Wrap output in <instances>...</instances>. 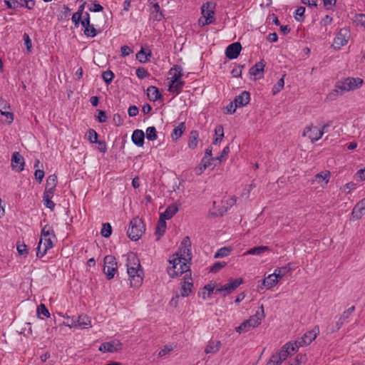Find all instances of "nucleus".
<instances>
[{
    "instance_id": "obj_26",
    "label": "nucleus",
    "mask_w": 365,
    "mask_h": 365,
    "mask_svg": "<svg viewBox=\"0 0 365 365\" xmlns=\"http://www.w3.org/2000/svg\"><path fill=\"white\" fill-rule=\"evenodd\" d=\"M265 66L266 63L264 61L261 60L250 68L249 73L254 76H256L259 73H262L264 72Z\"/></svg>"
},
{
    "instance_id": "obj_54",
    "label": "nucleus",
    "mask_w": 365,
    "mask_h": 365,
    "mask_svg": "<svg viewBox=\"0 0 365 365\" xmlns=\"http://www.w3.org/2000/svg\"><path fill=\"white\" fill-rule=\"evenodd\" d=\"M244 280L242 278H236L234 279H231L229 281V285L232 289V290H235L238 287H240L242 284H243Z\"/></svg>"
},
{
    "instance_id": "obj_36",
    "label": "nucleus",
    "mask_w": 365,
    "mask_h": 365,
    "mask_svg": "<svg viewBox=\"0 0 365 365\" xmlns=\"http://www.w3.org/2000/svg\"><path fill=\"white\" fill-rule=\"evenodd\" d=\"M215 134L216 137L214 139L212 144L217 145L224 138V128H223L222 125H218L217 126H216V128L215 129Z\"/></svg>"
},
{
    "instance_id": "obj_8",
    "label": "nucleus",
    "mask_w": 365,
    "mask_h": 365,
    "mask_svg": "<svg viewBox=\"0 0 365 365\" xmlns=\"http://www.w3.org/2000/svg\"><path fill=\"white\" fill-rule=\"evenodd\" d=\"M34 0H4V4L8 9H17L20 7H25L29 10L35 6Z\"/></svg>"
},
{
    "instance_id": "obj_37",
    "label": "nucleus",
    "mask_w": 365,
    "mask_h": 365,
    "mask_svg": "<svg viewBox=\"0 0 365 365\" xmlns=\"http://www.w3.org/2000/svg\"><path fill=\"white\" fill-rule=\"evenodd\" d=\"M76 323L77 324H75L74 326H78L83 329L86 328L88 325L91 326V321L86 315L78 316Z\"/></svg>"
},
{
    "instance_id": "obj_50",
    "label": "nucleus",
    "mask_w": 365,
    "mask_h": 365,
    "mask_svg": "<svg viewBox=\"0 0 365 365\" xmlns=\"http://www.w3.org/2000/svg\"><path fill=\"white\" fill-rule=\"evenodd\" d=\"M36 312H37V315L39 317L41 314H43L44 317H50V313H49V311L48 309H47V307H46L45 304H41L40 305H38L37 307V310H36Z\"/></svg>"
},
{
    "instance_id": "obj_1",
    "label": "nucleus",
    "mask_w": 365,
    "mask_h": 365,
    "mask_svg": "<svg viewBox=\"0 0 365 365\" xmlns=\"http://www.w3.org/2000/svg\"><path fill=\"white\" fill-rule=\"evenodd\" d=\"M171 266L168 267L167 272L171 278H175L185 273L184 278H188L192 280L191 270L187 265V259L182 255L176 253L172 259L169 260Z\"/></svg>"
},
{
    "instance_id": "obj_6",
    "label": "nucleus",
    "mask_w": 365,
    "mask_h": 365,
    "mask_svg": "<svg viewBox=\"0 0 365 365\" xmlns=\"http://www.w3.org/2000/svg\"><path fill=\"white\" fill-rule=\"evenodd\" d=\"M103 272L108 280L112 279L118 272V264L116 259L113 255H106L103 259Z\"/></svg>"
},
{
    "instance_id": "obj_60",
    "label": "nucleus",
    "mask_w": 365,
    "mask_h": 365,
    "mask_svg": "<svg viewBox=\"0 0 365 365\" xmlns=\"http://www.w3.org/2000/svg\"><path fill=\"white\" fill-rule=\"evenodd\" d=\"M355 307L352 306L349 307L348 309L345 310L342 314L339 317V319H341L344 322L346 319L349 317V316L354 312Z\"/></svg>"
},
{
    "instance_id": "obj_64",
    "label": "nucleus",
    "mask_w": 365,
    "mask_h": 365,
    "mask_svg": "<svg viewBox=\"0 0 365 365\" xmlns=\"http://www.w3.org/2000/svg\"><path fill=\"white\" fill-rule=\"evenodd\" d=\"M339 95H341V91H340L339 88L335 87V89L332 90L328 94L327 98L329 100L333 101V100H335L339 96Z\"/></svg>"
},
{
    "instance_id": "obj_11",
    "label": "nucleus",
    "mask_w": 365,
    "mask_h": 365,
    "mask_svg": "<svg viewBox=\"0 0 365 365\" xmlns=\"http://www.w3.org/2000/svg\"><path fill=\"white\" fill-rule=\"evenodd\" d=\"M123 344L120 341L114 340L104 342L101 344L98 350L103 353L110 352L114 353L121 350Z\"/></svg>"
},
{
    "instance_id": "obj_3",
    "label": "nucleus",
    "mask_w": 365,
    "mask_h": 365,
    "mask_svg": "<svg viewBox=\"0 0 365 365\" xmlns=\"http://www.w3.org/2000/svg\"><path fill=\"white\" fill-rule=\"evenodd\" d=\"M145 230V226L143 221L138 217H134L130 222L127 235L132 241H138Z\"/></svg>"
},
{
    "instance_id": "obj_17",
    "label": "nucleus",
    "mask_w": 365,
    "mask_h": 365,
    "mask_svg": "<svg viewBox=\"0 0 365 365\" xmlns=\"http://www.w3.org/2000/svg\"><path fill=\"white\" fill-rule=\"evenodd\" d=\"M235 108H240L247 106L250 101V93L248 91H242L240 95L237 96L233 100Z\"/></svg>"
},
{
    "instance_id": "obj_30",
    "label": "nucleus",
    "mask_w": 365,
    "mask_h": 365,
    "mask_svg": "<svg viewBox=\"0 0 365 365\" xmlns=\"http://www.w3.org/2000/svg\"><path fill=\"white\" fill-rule=\"evenodd\" d=\"M221 342L220 341H208L205 351L206 354H215L217 352L220 348Z\"/></svg>"
},
{
    "instance_id": "obj_25",
    "label": "nucleus",
    "mask_w": 365,
    "mask_h": 365,
    "mask_svg": "<svg viewBox=\"0 0 365 365\" xmlns=\"http://www.w3.org/2000/svg\"><path fill=\"white\" fill-rule=\"evenodd\" d=\"M166 220L159 218L157 226L155 227V235L157 240H159L165 234L166 230Z\"/></svg>"
},
{
    "instance_id": "obj_35",
    "label": "nucleus",
    "mask_w": 365,
    "mask_h": 365,
    "mask_svg": "<svg viewBox=\"0 0 365 365\" xmlns=\"http://www.w3.org/2000/svg\"><path fill=\"white\" fill-rule=\"evenodd\" d=\"M215 286L211 284H207L203 287L202 292H199V296L203 299L210 297L212 293H214Z\"/></svg>"
},
{
    "instance_id": "obj_32",
    "label": "nucleus",
    "mask_w": 365,
    "mask_h": 365,
    "mask_svg": "<svg viewBox=\"0 0 365 365\" xmlns=\"http://www.w3.org/2000/svg\"><path fill=\"white\" fill-rule=\"evenodd\" d=\"M344 322L341 319H339V320L336 322H331L329 324L326 329L327 333L332 334L339 331L344 324Z\"/></svg>"
},
{
    "instance_id": "obj_62",
    "label": "nucleus",
    "mask_w": 365,
    "mask_h": 365,
    "mask_svg": "<svg viewBox=\"0 0 365 365\" xmlns=\"http://www.w3.org/2000/svg\"><path fill=\"white\" fill-rule=\"evenodd\" d=\"M52 198L43 197V205L51 211L55 208L56 204L51 200Z\"/></svg>"
},
{
    "instance_id": "obj_13",
    "label": "nucleus",
    "mask_w": 365,
    "mask_h": 365,
    "mask_svg": "<svg viewBox=\"0 0 365 365\" xmlns=\"http://www.w3.org/2000/svg\"><path fill=\"white\" fill-rule=\"evenodd\" d=\"M185 83L179 76H172L168 86V91L178 95L182 92Z\"/></svg>"
},
{
    "instance_id": "obj_51",
    "label": "nucleus",
    "mask_w": 365,
    "mask_h": 365,
    "mask_svg": "<svg viewBox=\"0 0 365 365\" xmlns=\"http://www.w3.org/2000/svg\"><path fill=\"white\" fill-rule=\"evenodd\" d=\"M88 139L91 143H95L98 140V134L92 128H90L88 132Z\"/></svg>"
},
{
    "instance_id": "obj_14",
    "label": "nucleus",
    "mask_w": 365,
    "mask_h": 365,
    "mask_svg": "<svg viewBox=\"0 0 365 365\" xmlns=\"http://www.w3.org/2000/svg\"><path fill=\"white\" fill-rule=\"evenodd\" d=\"M303 135H307L312 143L319 140L323 135V132L319 131L317 126H307L303 132Z\"/></svg>"
},
{
    "instance_id": "obj_29",
    "label": "nucleus",
    "mask_w": 365,
    "mask_h": 365,
    "mask_svg": "<svg viewBox=\"0 0 365 365\" xmlns=\"http://www.w3.org/2000/svg\"><path fill=\"white\" fill-rule=\"evenodd\" d=\"M292 264V263H289L285 266L277 267V269H274V273L277 275L279 280L281 279L287 273L292 272L294 269V268L291 267Z\"/></svg>"
},
{
    "instance_id": "obj_9",
    "label": "nucleus",
    "mask_w": 365,
    "mask_h": 365,
    "mask_svg": "<svg viewBox=\"0 0 365 365\" xmlns=\"http://www.w3.org/2000/svg\"><path fill=\"white\" fill-rule=\"evenodd\" d=\"M150 6V18L157 21H160L164 19V14L160 6L155 0H148Z\"/></svg>"
},
{
    "instance_id": "obj_20",
    "label": "nucleus",
    "mask_w": 365,
    "mask_h": 365,
    "mask_svg": "<svg viewBox=\"0 0 365 365\" xmlns=\"http://www.w3.org/2000/svg\"><path fill=\"white\" fill-rule=\"evenodd\" d=\"M145 133L142 130H135L132 134V142L138 147H142L144 144Z\"/></svg>"
},
{
    "instance_id": "obj_41",
    "label": "nucleus",
    "mask_w": 365,
    "mask_h": 365,
    "mask_svg": "<svg viewBox=\"0 0 365 365\" xmlns=\"http://www.w3.org/2000/svg\"><path fill=\"white\" fill-rule=\"evenodd\" d=\"M181 246L184 247V254H187V256L191 255V241L188 236L183 238Z\"/></svg>"
},
{
    "instance_id": "obj_58",
    "label": "nucleus",
    "mask_w": 365,
    "mask_h": 365,
    "mask_svg": "<svg viewBox=\"0 0 365 365\" xmlns=\"http://www.w3.org/2000/svg\"><path fill=\"white\" fill-rule=\"evenodd\" d=\"M250 326L247 320L243 322L240 326L236 327V331L238 333L245 332L249 331Z\"/></svg>"
},
{
    "instance_id": "obj_34",
    "label": "nucleus",
    "mask_w": 365,
    "mask_h": 365,
    "mask_svg": "<svg viewBox=\"0 0 365 365\" xmlns=\"http://www.w3.org/2000/svg\"><path fill=\"white\" fill-rule=\"evenodd\" d=\"M268 250H269V247L268 246H257L247 250L246 254L252 255H261L262 254Z\"/></svg>"
},
{
    "instance_id": "obj_31",
    "label": "nucleus",
    "mask_w": 365,
    "mask_h": 365,
    "mask_svg": "<svg viewBox=\"0 0 365 365\" xmlns=\"http://www.w3.org/2000/svg\"><path fill=\"white\" fill-rule=\"evenodd\" d=\"M186 129L185 123L184 122L180 123L177 127H175L172 133L171 137L173 140H177L179 139Z\"/></svg>"
},
{
    "instance_id": "obj_38",
    "label": "nucleus",
    "mask_w": 365,
    "mask_h": 365,
    "mask_svg": "<svg viewBox=\"0 0 365 365\" xmlns=\"http://www.w3.org/2000/svg\"><path fill=\"white\" fill-rule=\"evenodd\" d=\"M286 74H284L280 79L273 86L272 93L273 95H276L281 91L284 86V77Z\"/></svg>"
},
{
    "instance_id": "obj_52",
    "label": "nucleus",
    "mask_w": 365,
    "mask_h": 365,
    "mask_svg": "<svg viewBox=\"0 0 365 365\" xmlns=\"http://www.w3.org/2000/svg\"><path fill=\"white\" fill-rule=\"evenodd\" d=\"M16 249L21 256L26 257L29 254L27 246L25 244H20L19 242L16 245Z\"/></svg>"
},
{
    "instance_id": "obj_16",
    "label": "nucleus",
    "mask_w": 365,
    "mask_h": 365,
    "mask_svg": "<svg viewBox=\"0 0 365 365\" xmlns=\"http://www.w3.org/2000/svg\"><path fill=\"white\" fill-rule=\"evenodd\" d=\"M365 215V197L359 201L351 212V219L354 220L361 219Z\"/></svg>"
},
{
    "instance_id": "obj_53",
    "label": "nucleus",
    "mask_w": 365,
    "mask_h": 365,
    "mask_svg": "<svg viewBox=\"0 0 365 365\" xmlns=\"http://www.w3.org/2000/svg\"><path fill=\"white\" fill-rule=\"evenodd\" d=\"M135 74L140 79H143L150 76L148 71L143 67H138L136 69Z\"/></svg>"
},
{
    "instance_id": "obj_19",
    "label": "nucleus",
    "mask_w": 365,
    "mask_h": 365,
    "mask_svg": "<svg viewBox=\"0 0 365 365\" xmlns=\"http://www.w3.org/2000/svg\"><path fill=\"white\" fill-rule=\"evenodd\" d=\"M278 282L279 279L277 278V275L273 273L269 274L262 280V286L259 287V288L263 289L264 287H266L267 289H270L274 287L278 283Z\"/></svg>"
},
{
    "instance_id": "obj_39",
    "label": "nucleus",
    "mask_w": 365,
    "mask_h": 365,
    "mask_svg": "<svg viewBox=\"0 0 365 365\" xmlns=\"http://www.w3.org/2000/svg\"><path fill=\"white\" fill-rule=\"evenodd\" d=\"M305 7L304 6H299L298 7L295 11H294V19L298 22H303L305 19L304 12H305Z\"/></svg>"
},
{
    "instance_id": "obj_49",
    "label": "nucleus",
    "mask_w": 365,
    "mask_h": 365,
    "mask_svg": "<svg viewBox=\"0 0 365 365\" xmlns=\"http://www.w3.org/2000/svg\"><path fill=\"white\" fill-rule=\"evenodd\" d=\"M227 263L225 262H216L210 267V272L212 273H217L220 272V270L225 267Z\"/></svg>"
},
{
    "instance_id": "obj_40",
    "label": "nucleus",
    "mask_w": 365,
    "mask_h": 365,
    "mask_svg": "<svg viewBox=\"0 0 365 365\" xmlns=\"http://www.w3.org/2000/svg\"><path fill=\"white\" fill-rule=\"evenodd\" d=\"M232 251L230 247H223L219 249L214 255L215 258H222L228 256Z\"/></svg>"
},
{
    "instance_id": "obj_24",
    "label": "nucleus",
    "mask_w": 365,
    "mask_h": 365,
    "mask_svg": "<svg viewBox=\"0 0 365 365\" xmlns=\"http://www.w3.org/2000/svg\"><path fill=\"white\" fill-rule=\"evenodd\" d=\"M199 141V133L196 130L190 132L187 145L188 148L194 150L197 148Z\"/></svg>"
},
{
    "instance_id": "obj_63",
    "label": "nucleus",
    "mask_w": 365,
    "mask_h": 365,
    "mask_svg": "<svg viewBox=\"0 0 365 365\" xmlns=\"http://www.w3.org/2000/svg\"><path fill=\"white\" fill-rule=\"evenodd\" d=\"M82 14L81 13L75 12L71 18L73 23L74 24L76 27H78L79 24L81 23V20L82 19Z\"/></svg>"
},
{
    "instance_id": "obj_43",
    "label": "nucleus",
    "mask_w": 365,
    "mask_h": 365,
    "mask_svg": "<svg viewBox=\"0 0 365 365\" xmlns=\"http://www.w3.org/2000/svg\"><path fill=\"white\" fill-rule=\"evenodd\" d=\"M101 234L103 237L108 238L112 234V227L110 223L105 222L102 225Z\"/></svg>"
},
{
    "instance_id": "obj_21",
    "label": "nucleus",
    "mask_w": 365,
    "mask_h": 365,
    "mask_svg": "<svg viewBox=\"0 0 365 365\" xmlns=\"http://www.w3.org/2000/svg\"><path fill=\"white\" fill-rule=\"evenodd\" d=\"M178 211V206L176 203L172 204L167 207L165 210L160 214V217L168 220L171 219Z\"/></svg>"
},
{
    "instance_id": "obj_2",
    "label": "nucleus",
    "mask_w": 365,
    "mask_h": 365,
    "mask_svg": "<svg viewBox=\"0 0 365 365\" xmlns=\"http://www.w3.org/2000/svg\"><path fill=\"white\" fill-rule=\"evenodd\" d=\"M51 235L55 237L53 227L49 225H46L41 231V239L36 247V257H43L47 251L53 247Z\"/></svg>"
},
{
    "instance_id": "obj_61",
    "label": "nucleus",
    "mask_w": 365,
    "mask_h": 365,
    "mask_svg": "<svg viewBox=\"0 0 365 365\" xmlns=\"http://www.w3.org/2000/svg\"><path fill=\"white\" fill-rule=\"evenodd\" d=\"M2 115H4L6 118V123L8 124H11L14 121V113L12 112L8 111L7 110L0 111Z\"/></svg>"
},
{
    "instance_id": "obj_22",
    "label": "nucleus",
    "mask_w": 365,
    "mask_h": 365,
    "mask_svg": "<svg viewBox=\"0 0 365 365\" xmlns=\"http://www.w3.org/2000/svg\"><path fill=\"white\" fill-rule=\"evenodd\" d=\"M147 96L150 101H156L163 98L162 94L159 89L154 86H150L147 88Z\"/></svg>"
},
{
    "instance_id": "obj_7",
    "label": "nucleus",
    "mask_w": 365,
    "mask_h": 365,
    "mask_svg": "<svg viewBox=\"0 0 365 365\" xmlns=\"http://www.w3.org/2000/svg\"><path fill=\"white\" fill-rule=\"evenodd\" d=\"M215 4L212 2H207L206 4H203L202 7V13L204 16V23H202V26L205 25L211 24L215 22V18L214 16Z\"/></svg>"
},
{
    "instance_id": "obj_56",
    "label": "nucleus",
    "mask_w": 365,
    "mask_h": 365,
    "mask_svg": "<svg viewBox=\"0 0 365 365\" xmlns=\"http://www.w3.org/2000/svg\"><path fill=\"white\" fill-rule=\"evenodd\" d=\"M227 211V207L222 206L216 211H211L210 215L213 217H222L225 214Z\"/></svg>"
},
{
    "instance_id": "obj_15",
    "label": "nucleus",
    "mask_w": 365,
    "mask_h": 365,
    "mask_svg": "<svg viewBox=\"0 0 365 365\" xmlns=\"http://www.w3.org/2000/svg\"><path fill=\"white\" fill-rule=\"evenodd\" d=\"M24 157L19 153L14 152L11 156V168L13 170L17 172H21L24 169Z\"/></svg>"
},
{
    "instance_id": "obj_18",
    "label": "nucleus",
    "mask_w": 365,
    "mask_h": 365,
    "mask_svg": "<svg viewBox=\"0 0 365 365\" xmlns=\"http://www.w3.org/2000/svg\"><path fill=\"white\" fill-rule=\"evenodd\" d=\"M125 265L127 269L130 268V267H132L133 268H138L141 267L140 259L135 252H129L128 253Z\"/></svg>"
},
{
    "instance_id": "obj_48",
    "label": "nucleus",
    "mask_w": 365,
    "mask_h": 365,
    "mask_svg": "<svg viewBox=\"0 0 365 365\" xmlns=\"http://www.w3.org/2000/svg\"><path fill=\"white\" fill-rule=\"evenodd\" d=\"M84 34L87 37L93 38L98 34V31L94 28L93 25L91 24L89 27H87V26L85 27Z\"/></svg>"
},
{
    "instance_id": "obj_10",
    "label": "nucleus",
    "mask_w": 365,
    "mask_h": 365,
    "mask_svg": "<svg viewBox=\"0 0 365 365\" xmlns=\"http://www.w3.org/2000/svg\"><path fill=\"white\" fill-rule=\"evenodd\" d=\"M348 34L349 31L346 29L339 30L331 45L334 50H340L342 46L347 43L346 36Z\"/></svg>"
},
{
    "instance_id": "obj_45",
    "label": "nucleus",
    "mask_w": 365,
    "mask_h": 365,
    "mask_svg": "<svg viewBox=\"0 0 365 365\" xmlns=\"http://www.w3.org/2000/svg\"><path fill=\"white\" fill-rule=\"evenodd\" d=\"M330 178V172L325 171L324 173H320L315 175V180L319 183L324 181L327 184L329 182Z\"/></svg>"
},
{
    "instance_id": "obj_44",
    "label": "nucleus",
    "mask_w": 365,
    "mask_h": 365,
    "mask_svg": "<svg viewBox=\"0 0 365 365\" xmlns=\"http://www.w3.org/2000/svg\"><path fill=\"white\" fill-rule=\"evenodd\" d=\"M156 128L154 126H150L146 129V138L148 140L153 141L157 139Z\"/></svg>"
},
{
    "instance_id": "obj_57",
    "label": "nucleus",
    "mask_w": 365,
    "mask_h": 365,
    "mask_svg": "<svg viewBox=\"0 0 365 365\" xmlns=\"http://www.w3.org/2000/svg\"><path fill=\"white\" fill-rule=\"evenodd\" d=\"M204 162L205 159H202L199 165L195 168L194 171L197 175H200L203 173V171L207 168V165L204 163Z\"/></svg>"
},
{
    "instance_id": "obj_46",
    "label": "nucleus",
    "mask_w": 365,
    "mask_h": 365,
    "mask_svg": "<svg viewBox=\"0 0 365 365\" xmlns=\"http://www.w3.org/2000/svg\"><path fill=\"white\" fill-rule=\"evenodd\" d=\"M58 183L57 176L55 174L50 175L46 179V183L45 187H52L56 189Z\"/></svg>"
},
{
    "instance_id": "obj_5",
    "label": "nucleus",
    "mask_w": 365,
    "mask_h": 365,
    "mask_svg": "<svg viewBox=\"0 0 365 365\" xmlns=\"http://www.w3.org/2000/svg\"><path fill=\"white\" fill-rule=\"evenodd\" d=\"M127 274L131 287L138 289L142 285L144 277V270L142 267L138 268L130 267L127 269Z\"/></svg>"
},
{
    "instance_id": "obj_23",
    "label": "nucleus",
    "mask_w": 365,
    "mask_h": 365,
    "mask_svg": "<svg viewBox=\"0 0 365 365\" xmlns=\"http://www.w3.org/2000/svg\"><path fill=\"white\" fill-rule=\"evenodd\" d=\"M152 56V51L149 48L145 50L143 48L136 53V59L141 63H145L149 61V57Z\"/></svg>"
},
{
    "instance_id": "obj_27",
    "label": "nucleus",
    "mask_w": 365,
    "mask_h": 365,
    "mask_svg": "<svg viewBox=\"0 0 365 365\" xmlns=\"http://www.w3.org/2000/svg\"><path fill=\"white\" fill-rule=\"evenodd\" d=\"M187 278H184L180 288V294L182 297H187L192 292V287H193L192 282L187 281Z\"/></svg>"
},
{
    "instance_id": "obj_12",
    "label": "nucleus",
    "mask_w": 365,
    "mask_h": 365,
    "mask_svg": "<svg viewBox=\"0 0 365 365\" xmlns=\"http://www.w3.org/2000/svg\"><path fill=\"white\" fill-rule=\"evenodd\" d=\"M242 48L240 42L232 43L226 48L225 56L230 60L235 59L240 56Z\"/></svg>"
},
{
    "instance_id": "obj_59",
    "label": "nucleus",
    "mask_w": 365,
    "mask_h": 365,
    "mask_svg": "<svg viewBox=\"0 0 365 365\" xmlns=\"http://www.w3.org/2000/svg\"><path fill=\"white\" fill-rule=\"evenodd\" d=\"M23 40L24 41V45L26 46L28 52L30 53L32 48V42L28 34H24Z\"/></svg>"
},
{
    "instance_id": "obj_42",
    "label": "nucleus",
    "mask_w": 365,
    "mask_h": 365,
    "mask_svg": "<svg viewBox=\"0 0 365 365\" xmlns=\"http://www.w3.org/2000/svg\"><path fill=\"white\" fill-rule=\"evenodd\" d=\"M114 77L115 75L113 72L109 69L102 73V78L103 79L107 86L110 85L112 83Z\"/></svg>"
},
{
    "instance_id": "obj_33",
    "label": "nucleus",
    "mask_w": 365,
    "mask_h": 365,
    "mask_svg": "<svg viewBox=\"0 0 365 365\" xmlns=\"http://www.w3.org/2000/svg\"><path fill=\"white\" fill-rule=\"evenodd\" d=\"M289 346H291V342H287L284 344L280 350L277 351L280 359L284 361H285L290 355Z\"/></svg>"
},
{
    "instance_id": "obj_55",
    "label": "nucleus",
    "mask_w": 365,
    "mask_h": 365,
    "mask_svg": "<svg viewBox=\"0 0 365 365\" xmlns=\"http://www.w3.org/2000/svg\"><path fill=\"white\" fill-rule=\"evenodd\" d=\"M173 71H175L173 76H179V78H181L183 76L182 68L180 65H174L173 67L170 70L169 74L171 75Z\"/></svg>"
},
{
    "instance_id": "obj_47",
    "label": "nucleus",
    "mask_w": 365,
    "mask_h": 365,
    "mask_svg": "<svg viewBox=\"0 0 365 365\" xmlns=\"http://www.w3.org/2000/svg\"><path fill=\"white\" fill-rule=\"evenodd\" d=\"M282 362L283 361L280 359L278 353L276 352L274 354L272 355L266 365H280Z\"/></svg>"
},
{
    "instance_id": "obj_28",
    "label": "nucleus",
    "mask_w": 365,
    "mask_h": 365,
    "mask_svg": "<svg viewBox=\"0 0 365 365\" xmlns=\"http://www.w3.org/2000/svg\"><path fill=\"white\" fill-rule=\"evenodd\" d=\"M319 332V327L317 325L312 330L304 333L303 336L304 339H307L306 341L309 345L317 338Z\"/></svg>"
},
{
    "instance_id": "obj_4",
    "label": "nucleus",
    "mask_w": 365,
    "mask_h": 365,
    "mask_svg": "<svg viewBox=\"0 0 365 365\" xmlns=\"http://www.w3.org/2000/svg\"><path fill=\"white\" fill-rule=\"evenodd\" d=\"M363 83L364 81L361 78L348 77L344 80L338 81L335 84V87L339 88L341 94H343L344 91H353L360 88Z\"/></svg>"
}]
</instances>
